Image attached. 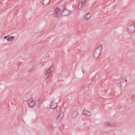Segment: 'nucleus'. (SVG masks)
<instances>
[{
    "mask_svg": "<svg viewBox=\"0 0 135 135\" xmlns=\"http://www.w3.org/2000/svg\"><path fill=\"white\" fill-rule=\"evenodd\" d=\"M102 49V47L101 45H100L93 52L94 56L95 58L97 59L99 57Z\"/></svg>",
    "mask_w": 135,
    "mask_h": 135,
    "instance_id": "nucleus-1",
    "label": "nucleus"
},
{
    "mask_svg": "<svg viewBox=\"0 0 135 135\" xmlns=\"http://www.w3.org/2000/svg\"><path fill=\"white\" fill-rule=\"evenodd\" d=\"M73 109L74 110L71 113V117L73 118H75L78 115V108L77 106H75L73 107Z\"/></svg>",
    "mask_w": 135,
    "mask_h": 135,
    "instance_id": "nucleus-2",
    "label": "nucleus"
},
{
    "mask_svg": "<svg viewBox=\"0 0 135 135\" xmlns=\"http://www.w3.org/2000/svg\"><path fill=\"white\" fill-rule=\"evenodd\" d=\"M60 10V8L58 7H56L55 10V15L57 18H60L61 16Z\"/></svg>",
    "mask_w": 135,
    "mask_h": 135,
    "instance_id": "nucleus-3",
    "label": "nucleus"
},
{
    "mask_svg": "<svg viewBox=\"0 0 135 135\" xmlns=\"http://www.w3.org/2000/svg\"><path fill=\"white\" fill-rule=\"evenodd\" d=\"M71 11L70 10H69L68 9H64L61 13V16H65L68 15L70 14L71 13Z\"/></svg>",
    "mask_w": 135,
    "mask_h": 135,
    "instance_id": "nucleus-4",
    "label": "nucleus"
},
{
    "mask_svg": "<svg viewBox=\"0 0 135 135\" xmlns=\"http://www.w3.org/2000/svg\"><path fill=\"white\" fill-rule=\"evenodd\" d=\"M128 30L130 32H133L135 31V25L132 24L127 27Z\"/></svg>",
    "mask_w": 135,
    "mask_h": 135,
    "instance_id": "nucleus-5",
    "label": "nucleus"
},
{
    "mask_svg": "<svg viewBox=\"0 0 135 135\" xmlns=\"http://www.w3.org/2000/svg\"><path fill=\"white\" fill-rule=\"evenodd\" d=\"M28 102L29 106L30 107H32L35 105V102H34V101H33L32 99L28 100Z\"/></svg>",
    "mask_w": 135,
    "mask_h": 135,
    "instance_id": "nucleus-6",
    "label": "nucleus"
},
{
    "mask_svg": "<svg viewBox=\"0 0 135 135\" xmlns=\"http://www.w3.org/2000/svg\"><path fill=\"white\" fill-rule=\"evenodd\" d=\"M86 0H81L79 2L78 8L81 9L85 4Z\"/></svg>",
    "mask_w": 135,
    "mask_h": 135,
    "instance_id": "nucleus-7",
    "label": "nucleus"
},
{
    "mask_svg": "<svg viewBox=\"0 0 135 135\" xmlns=\"http://www.w3.org/2000/svg\"><path fill=\"white\" fill-rule=\"evenodd\" d=\"M50 108L55 109L57 106V104L54 102H52L50 104Z\"/></svg>",
    "mask_w": 135,
    "mask_h": 135,
    "instance_id": "nucleus-8",
    "label": "nucleus"
},
{
    "mask_svg": "<svg viewBox=\"0 0 135 135\" xmlns=\"http://www.w3.org/2000/svg\"><path fill=\"white\" fill-rule=\"evenodd\" d=\"M64 115V114L62 113H60L59 115H58L57 118V120L58 121L61 120L63 116Z\"/></svg>",
    "mask_w": 135,
    "mask_h": 135,
    "instance_id": "nucleus-9",
    "label": "nucleus"
},
{
    "mask_svg": "<svg viewBox=\"0 0 135 135\" xmlns=\"http://www.w3.org/2000/svg\"><path fill=\"white\" fill-rule=\"evenodd\" d=\"M50 0H43V4L45 5H47L50 2Z\"/></svg>",
    "mask_w": 135,
    "mask_h": 135,
    "instance_id": "nucleus-10",
    "label": "nucleus"
},
{
    "mask_svg": "<svg viewBox=\"0 0 135 135\" xmlns=\"http://www.w3.org/2000/svg\"><path fill=\"white\" fill-rule=\"evenodd\" d=\"M34 101V102H35V104H38L40 101L39 97H37L36 99Z\"/></svg>",
    "mask_w": 135,
    "mask_h": 135,
    "instance_id": "nucleus-11",
    "label": "nucleus"
},
{
    "mask_svg": "<svg viewBox=\"0 0 135 135\" xmlns=\"http://www.w3.org/2000/svg\"><path fill=\"white\" fill-rule=\"evenodd\" d=\"M51 70H50V69H48L47 70H46L45 71V73H46V74L47 75H49L50 74H51Z\"/></svg>",
    "mask_w": 135,
    "mask_h": 135,
    "instance_id": "nucleus-12",
    "label": "nucleus"
},
{
    "mask_svg": "<svg viewBox=\"0 0 135 135\" xmlns=\"http://www.w3.org/2000/svg\"><path fill=\"white\" fill-rule=\"evenodd\" d=\"M91 14L90 13H88L85 16L86 19L87 20H89L91 17Z\"/></svg>",
    "mask_w": 135,
    "mask_h": 135,
    "instance_id": "nucleus-13",
    "label": "nucleus"
},
{
    "mask_svg": "<svg viewBox=\"0 0 135 135\" xmlns=\"http://www.w3.org/2000/svg\"><path fill=\"white\" fill-rule=\"evenodd\" d=\"M107 125H108V126H112H112L115 127L116 126L115 125H114V124H111L109 123H108L107 124H105L104 125V126L105 127H107Z\"/></svg>",
    "mask_w": 135,
    "mask_h": 135,
    "instance_id": "nucleus-14",
    "label": "nucleus"
},
{
    "mask_svg": "<svg viewBox=\"0 0 135 135\" xmlns=\"http://www.w3.org/2000/svg\"><path fill=\"white\" fill-rule=\"evenodd\" d=\"M14 37L13 36H12L10 37H8L7 38V40L8 41H12L14 39Z\"/></svg>",
    "mask_w": 135,
    "mask_h": 135,
    "instance_id": "nucleus-15",
    "label": "nucleus"
},
{
    "mask_svg": "<svg viewBox=\"0 0 135 135\" xmlns=\"http://www.w3.org/2000/svg\"><path fill=\"white\" fill-rule=\"evenodd\" d=\"M123 80H122L120 81V82L122 83H126L127 82V80L126 79V78H124L123 79Z\"/></svg>",
    "mask_w": 135,
    "mask_h": 135,
    "instance_id": "nucleus-16",
    "label": "nucleus"
},
{
    "mask_svg": "<svg viewBox=\"0 0 135 135\" xmlns=\"http://www.w3.org/2000/svg\"><path fill=\"white\" fill-rule=\"evenodd\" d=\"M54 66L53 65H52L50 68L49 69H50V70H51V71H53L54 70Z\"/></svg>",
    "mask_w": 135,
    "mask_h": 135,
    "instance_id": "nucleus-17",
    "label": "nucleus"
},
{
    "mask_svg": "<svg viewBox=\"0 0 135 135\" xmlns=\"http://www.w3.org/2000/svg\"><path fill=\"white\" fill-rule=\"evenodd\" d=\"M90 114V113L89 111H86V114H85V115H86L87 116H88Z\"/></svg>",
    "mask_w": 135,
    "mask_h": 135,
    "instance_id": "nucleus-18",
    "label": "nucleus"
},
{
    "mask_svg": "<svg viewBox=\"0 0 135 135\" xmlns=\"http://www.w3.org/2000/svg\"><path fill=\"white\" fill-rule=\"evenodd\" d=\"M50 129L53 132L54 131V128L53 127V126H51L50 127Z\"/></svg>",
    "mask_w": 135,
    "mask_h": 135,
    "instance_id": "nucleus-19",
    "label": "nucleus"
},
{
    "mask_svg": "<svg viewBox=\"0 0 135 135\" xmlns=\"http://www.w3.org/2000/svg\"><path fill=\"white\" fill-rule=\"evenodd\" d=\"M86 110H84L83 111V114L85 115L86 114Z\"/></svg>",
    "mask_w": 135,
    "mask_h": 135,
    "instance_id": "nucleus-20",
    "label": "nucleus"
},
{
    "mask_svg": "<svg viewBox=\"0 0 135 135\" xmlns=\"http://www.w3.org/2000/svg\"><path fill=\"white\" fill-rule=\"evenodd\" d=\"M121 83L120 82V83H119L118 84V86L119 87H121L122 86V84H121Z\"/></svg>",
    "mask_w": 135,
    "mask_h": 135,
    "instance_id": "nucleus-21",
    "label": "nucleus"
},
{
    "mask_svg": "<svg viewBox=\"0 0 135 135\" xmlns=\"http://www.w3.org/2000/svg\"><path fill=\"white\" fill-rule=\"evenodd\" d=\"M83 53H84L83 51H81L80 52V54H81L82 55L83 54Z\"/></svg>",
    "mask_w": 135,
    "mask_h": 135,
    "instance_id": "nucleus-22",
    "label": "nucleus"
},
{
    "mask_svg": "<svg viewBox=\"0 0 135 135\" xmlns=\"http://www.w3.org/2000/svg\"><path fill=\"white\" fill-rule=\"evenodd\" d=\"M8 36H5V37H4V38H5V39H7V37Z\"/></svg>",
    "mask_w": 135,
    "mask_h": 135,
    "instance_id": "nucleus-23",
    "label": "nucleus"
},
{
    "mask_svg": "<svg viewBox=\"0 0 135 135\" xmlns=\"http://www.w3.org/2000/svg\"><path fill=\"white\" fill-rule=\"evenodd\" d=\"M33 68V67H32V68L31 69V70H29V72H30V71H31V70H32V69Z\"/></svg>",
    "mask_w": 135,
    "mask_h": 135,
    "instance_id": "nucleus-24",
    "label": "nucleus"
},
{
    "mask_svg": "<svg viewBox=\"0 0 135 135\" xmlns=\"http://www.w3.org/2000/svg\"><path fill=\"white\" fill-rule=\"evenodd\" d=\"M28 83H30V80H28Z\"/></svg>",
    "mask_w": 135,
    "mask_h": 135,
    "instance_id": "nucleus-25",
    "label": "nucleus"
}]
</instances>
